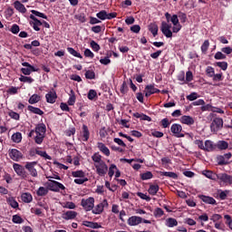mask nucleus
<instances>
[{"mask_svg": "<svg viewBox=\"0 0 232 232\" xmlns=\"http://www.w3.org/2000/svg\"><path fill=\"white\" fill-rule=\"evenodd\" d=\"M214 59H216V61L224 60L226 59V54L222 53V52H218L214 55Z\"/></svg>", "mask_w": 232, "mask_h": 232, "instance_id": "obj_64", "label": "nucleus"}, {"mask_svg": "<svg viewBox=\"0 0 232 232\" xmlns=\"http://www.w3.org/2000/svg\"><path fill=\"white\" fill-rule=\"evenodd\" d=\"M77 212L73 210H68L62 215V218H63V220H74V218H77Z\"/></svg>", "mask_w": 232, "mask_h": 232, "instance_id": "obj_18", "label": "nucleus"}, {"mask_svg": "<svg viewBox=\"0 0 232 232\" xmlns=\"http://www.w3.org/2000/svg\"><path fill=\"white\" fill-rule=\"evenodd\" d=\"M37 197H46L48 195V188L40 187L36 191Z\"/></svg>", "mask_w": 232, "mask_h": 232, "instance_id": "obj_38", "label": "nucleus"}, {"mask_svg": "<svg viewBox=\"0 0 232 232\" xmlns=\"http://www.w3.org/2000/svg\"><path fill=\"white\" fill-rule=\"evenodd\" d=\"M6 202L9 206H11V208H13V209H19V203L14 197H9L6 199Z\"/></svg>", "mask_w": 232, "mask_h": 232, "instance_id": "obj_27", "label": "nucleus"}, {"mask_svg": "<svg viewBox=\"0 0 232 232\" xmlns=\"http://www.w3.org/2000/svg\"><path fill=\"white\" fill-rule=\"evenodd\" d=\"M210 220H212V222H221L222 221V215L220 214H214L211 216Z\"/></svg>", "mask_w": 232, "mask_h": 232, "instance_id": "obj_57", "label": "nucleus"}, {"mask_svg": "<svg viewBox=\"0 0 232 232\" xmlns=\"http://www.w3.org/2000/svg\"><path fill=\"white\" fill-rule=\"evenodd\" d=\"M35 153L36 155L43 157V159H45V160H52V156L48 155L44 150H40L39 148L35 149Z\"/></svg>", "mask_w": 232, "mask_h": 232, "instance_id": "obj_30", "label": "nucleus"}, {"mask_svg": "<svg viewBox=\"0 0 232 232\" xmlns=\"http://www.w3.org/2000/svg\"><path fill=\"white\" fill-rule=\"evenodd\" d=\"M170 131L173 133L174 137H177V139L185 137L184 130H182V125L180 124L173 123L170 127Z\"/></svg>", "mask_w": 232, "mask_h": 232, "instance_id": "obj_4", "label": "nucleus"}, {"mask_svg": "<svg viewBox=\"0 0 232 232\" xmlns=\"http://www.w3.org/2000/svg\"><path fill=\"white\" fill-rule=\"evenodd\" d=\"M108 208V199H103V201L92 208L93 215H101L102 211H104V208Z\"/></svg>", "mask_w": 232, "mask_h": 232, "instance_id": "obj_11", "label": "nucleus"}, {"mask_svg": "<svg viewBox=\"0 0 232 232\" xmlns=\"http://www.w3.org/2000/svg\"><path fill=\"white\" fill-rule=\"evenodd\" d=\"M115 169H117V165L111 164L109 168V172H108V175L111 179V177H113V175H115Z\"/></svg>", "mask_w": 232, "mask_h": 232, "instance_id": "obj_58", "label": "nucleus"}, {"mask_svg": "<svg viewBox=\"0 0 232 232\" xmlns=\"http://www.w3.org/2000/svg\"><path fill=\"white\" fill-rule=\"evenodd\" d=\"M160 30H161L163 35H165V37H167L168 39H171V37H173V32H171V24H168L166 22H161Z\"/></svg>", "mask_w": 232, "mask_h": 232, "instance_id": "obj_7", "label": "nucleus"}, {"mask_svg": "<svg viewBox=\"0 0 232 232\" xmlns=\"http://www.w3.org/2000/svg\"><path fill=\"white\" fill-rule=\"evenodd\" d=\"M154 93H160V90L155 88V85L150 84L145 87V97H150Z\"/></svg>", "mask_w": 232, "mask_h": 232, "instance_id": "obj_14", "label": "nucleus"}, {"mask_svg": "<svg viewBox=\"0 0 232 232\" xmlns=\"http://www.w3.org/2000/svg\"><path fill=\"white\" fill-rule=\"evenodd\" d=\"M21 199L25 204H30V202L34 200V197H32V194L30 192H24L21 195Z\"/></svg>", "mask_w": 232, "mask_h": 232, "instance_id": "obj_25", "label": "nucleus"}, {"mask_svg": "<svg viewBox=\"0 0 232 232\" xmlns=\"http://www.w3.org/2000/svg\"><path fill=\"white\" fill-rule=\"evenodd\" d=\"M217 162L218 166H227L229 164V161L223 155L217 157Z\"/></svg>", "mask_w": 232, "mask_h": 232, "instance_id": "obj_32", "label": "nucleus"}, {"mask_svg": "<svg viewBox=\"0 0 232 232\" xmlns=\"http://www.w3.org/2000/svg\"><path fill=\"white\" fill-rule=\"evenodd\" d=\"M8 155L12 160L14 162H19L23 159V152L17 149H11L8 151Z\"/></svg>", "mask_w": 232, "mask_h": 232, "instance_id": "obj_8", "label": "nucleus"}, {"mask_svg": "<svg viewBox=\"0 0 232 232\" xmlns=\"http://www.w3.org/2000/svg\"><path fill=\"white\" fill-rule=\"evenodd\" d=\"M8 115L11 119H14V121H19L21 119V116L19 115V113L14 111H9Z\"/></svg>", "mask_w": 232, "mask_h": 232, "instance_id": "obj_50", "label": "nucleus"}, {"mask_svg": "<svg viewBox=\"0 0 232 232\" xmlns=\"http://www.w3.org/2000/svg\"><path fill=\"white\" fill-rule=\"evenodd\" d=\"M218 175L215 174L211 170H206L205 172V177H207V179H210L211 180H215L216 177L218 178Z\"/></svg>", "mask_w": 232, "mask_h": 232, "instance_id": "obj_51", "label": "nucleus"}, {"mask_svg": "<svg viewBox=\"0 0 232 232\" xmlns=\"http://www.w3.org/2000/svg\"><path fill=\"white\" fill-rule=\"evenodd\" d=\"M85 79H89V80H93L95 79V72L92 71V70H88L85 72Z\"/></svg>", "mask_w": 232, "mask_h": 232, "instance_id": "obj_54", "label": "nucleus"}, {"mask_svg": "<svg viewBox=\"0 0 232 232\" xmlns=\"http://www.w3.org/2000/svg\"><path fill=\"white\" fill-rule=\"evenodd\" d=\"M14 7L15 8V10L20 12V14H26V12H27L26 7L24 6V5H23L18 0L14 1Z\"/></svg>", "mask_w": 232, "mask_h": 232, "instance_id": "obj_21", "label": "nucleus"}, {"mask_svg": "<svg viewBox=\"0 0 232 232\" xmlns=\"http://www.w3.org/2000/svg\"><path fill=\"white\" fill-rule=\"evenodd\" d=\"M171 124V121H169V119L165 118L160 121V126L162 128H169V125Z\"/></svg>", "mask_w": 232, "mask_h": 232, "instance_id": "obj_56", "label": "nucleus"}, {"mask_svg": "<svg viewBox=\"0 0 232 232\" xmlns=\"http://www.w3.org/2000/svg\"><path fill=\"white\" fill-rule=\"evenodd\" d=\"M149 31L152 34L153 37H157L159 35V25L155 23L150 24L149 25Z\"/></svg>", "mask_w": 232, "mask_h": 232, "instance_id": "obj_29", "label": "nucleus"}, {"mask_svg": "<svg viewBox=\"0 0 232 232\" xmlns=\"http://www.w3.org/2000/svg\"><path fill=\"white\" fill-rule=\"evenodd\" d=\"M92 160H93V162H95V164H101L102 162H104L102 160V156L101 154H99V152H95L92 156Z\"/></svg>", "mask_w": 232, "mask_h": 232, "instance_id": "obj_35", "label": "nucleus"}, {"mask_svg": "<svg viewBox=\"0 0 232 232\" xmlns=\"http://www.w3.org/2000/svg\"><path fill=\"white\" fill-rule=\"evenodd\" d=\"M12 221L14 222V224H23V222H24V219H23V218H21V216L19 215H14Z\"/></svg>", "mask_w": 232, "mask_h": 232, "instance_id": "obj_48", "label": "nucleus"}, {"mask_svg": "<svg viewBox=\"0 0 232 232\" xmlns=\"http://www.w3.org/2000/svg\"><path fill=\"white\" fill-rule=\"evenodd\" d=\"M37 166V161L26 162L24 168L27 169L31 175V177H37V169H35Z\"/></svg>", "mask_w": 232, "mask_h": 232, "instance_id": "obj_13", "label": "nucleus"}, {"mask_svg": "<svg viewBox=\"0 0 232 232\" xmlns=\"http://www.w3.org/2000/svg\"><path fill=\"white\" fill-rule=\"evenodd\" d=\"M41 101V96L38 94H33L29 100L28 102L29 104H37V102H40Z\"/></svg>", "mask_w": 232, "mask_h": 232, "instance_id": "obj_34", "label": "nucleus"}, {"mask_svg": "<svg viewBox=\"0 0 232 232\" xmlns=\"http://www.w3.org/2000/svg\"><path fill=\"white\" fill-rule=\"evenodd\" d=\"M98 149L103 155H106V157H110V149L106 147V145L102 142H98Z\"/></svg>", "mask_w": 232, "mask_h": 232, "instance_id": "obj_28", "label": "nucleus"}, {"mask_svg": "<svg viewBox=\"0 0 232 232\" xmlns=\"http://www.w3.org/2000/svg\"><path fill=\"white\" fill-rule=\"evenodd\" d=\"M224 218L227 219L226 224L228 226L229 229L232 231V218L229 215H225Z\"/></svg>", "mask_w": 232, "mask_h": 232, "instance_id": "obj_63", "label": "nucleus"}, {"mask_svg": "<svg viewBox=\"0 0 232 232\" xmlns=\"http://www.w3.org/2000/svg\"><path fill=\"white\" fill-rule=\"evenodd\" d=\"M46 102H49V104L55 103V101H57V92H55V90L52 89L51 92L45 94Z\"/></svg>", "mask_w": 232, "mask_h": 232, "instance_id": "obj_15", "label": "nucleus"}, {"mask_svg": "<svg viewBox=\"0 0 232 232\" xmlns=\"http://www.w3.org/2000/svg\"><path fill=\"white\" fill-rule=\"evenodd\" d=\"M48 188L50 189V191H54V192H59L62 190L66 189V188L64 187V185H63V183L58 182L56 180H50V182L48 183Z\"/></svg>", "mask_w": 232, "mask_h": 232, "instance_id": "obj_6", "label": "nucleus"}, {"mask_svg": "<svg viewBox=\"0 0 232 232\" xmlns=\"http://www.w3.org/2000/svg\"><path fill=\"white\" fill-rule=\"evenodd\" d=\"M215 144H213V141L209 140H207L205 141V146H204V149H203V151H215Z\"/></svg>", "mask_w": 232, "mask_h": 232, "instance_id": "obj_24", "label": "nucleus"}, {"mask_svg": "<svg viewBox=\"0 0 232 232\" xmlns=\"http://www.w3.org/2000/svg\"><path fill=\"white\" fill-rule=\"evenodd\" d=\"M95 169H96V173L100 177H104L106 173H108V165H106V162L102 161L101 163L94 164Z\"/></svg>", "mask_w": 232, "mask_h": 232, "instance_id": "obj_9", "label": "nucleus"}, {"mask_svg": "<svg viewBox=\"0 0 232 232\" xmlns=\"http://www.w3.org/2000/svg\"><path fill=\"white\" fill-rule=\"evenodd\" d=\"M70 98L68 100V104L69 106H73V104H75V92H73V90H71V94H70Z\"/></svg>", "mask_w": 232, "mask_h": 232, "instance_id": "obj_46", "label": "nucleus"}, {"mask_svg": "<svg viewBox=\"0 0 232 232\" xmlns=\"http://www.w3.org/2000/svg\"><path fill=\"white\" fill-rule=\"evenodd\" d=\"M67 52H69L71 55H73V57H78V59H82V55H81V53L75 51V49H73L72 47H68Z\"/></svg>", "mask_w": 232, "mask_h": 232, "instance_id": "obj_43", "label": "nucleus"}, {"mask_svg": "<svg viewBox=\"0 0 232 232\" xmlns=\"http://www.w3.org/2000/svg\"><path fill=\"white\" fill-rule=\"evenodd\" d=\"M27 110L31 113H34V115H40V116L44 115V111L43 110H41L40 108H37V107H34L32 105H28Z\"/></svg>", "mask_w": 232, "mask_h": 232, "instance_id": "obj_23", "label": "nucleus"}, {"mask_svg": "<svg viewBox=\"0 0 232 232\" xmlns=\"http://www.w3.org/2000/svg\"><path fill=\"white\" fill-rule=\"evenodd\" d=\"M96 97L97 92H95V90H90L87 94V98L89 99V101H93V99H95Z\"/></svg>", "mask_w": 232, "mask_h": 232, "instance_id": "obj_59", "label": "nucleus"}, {"mask_svg": "<svg viewBox=\"0 0 232 232\" xmlns=\"http://www.w3.org/2000/svg\"><path fill=\"white\" fill-rule=\"evenodd\" d=\"M34 131L36 135L34 136L35 144H43L44 137L46 135V125L44 123L37 124Z\"/></svg>", "mask_w": 232, "mask_h": 232, "instance_id": "obj_1", "label": "nucleus"}, {"mask_svg": "<svg viewBox=\"0 0 232 232\" xmlns=\"http://www.w3.org/2000/svg\"><path fill=\"white\" fill-rule=\"evenodd\" d=\"M218 179L223 184H226V186H231L232 185V176L227 173H220L218 174Z\"/></svg>", "mask_w": 232, "mask_h": 232, "instance_id": "obj_12", "label": "nucleus"}, {"mask_svg": "<svg viewBox=\"0 0 232 232\" xmlns=\"http://www.w3.org/2000/svg\"><path fill=\"white\" fill-rule=\"evenodd\" d=\"M91 48H92L93 52H99V50H101V45L92 40L91 41Z\"/></svg>", "mask_w": 232, "mask_h": 232, "instance_id": "obj_61", "label": "nucleus"}, {"mask_svg": "<svg viewBox=\"0 0 232 232\" xmlns=\"http://www.w3.org/2000/svg\"><path fill=\"white\" fill-rule=\"evenodd\" d=\"M82 130V140L83 142H88L90 139V130L88 129V126L83 124Z\"/></svg>", "mask_w": 232, "mask_h": 232, "instance_id": "obj_22", "label": "nucleus"}, {"mask_svg": "<svg viewBox=\"0 0 232 232\" xmlns=\"http://www.w3.org/2000/svg\"><path fill=\"white\" fill-rule=\"evenodd\" d=\"M20 28L19 26L17 25V24H14L11 28L9 29V31L14 34V35H17V34H19L20 32Z\"/></svg>", "mask_w": 232, "mask_h": 232, "instance_id": "obj_55", "label": "nucleus"}, {"mask_svg": "<svg viewBox=\"0 0 232 232\" xmlns=\"http://www.w3.org/2000/svg\"><path fill=\"white\" fill-rule=\"evenodd\" d=\"M20 82H28L29 84H32L34 82V79L32 77L21 75L19 78Z\"/></svg>", "mask_w": 232, "mask_h": 232, "instance_id": "obj_45", "label": "nucleus"}, {"mask_svg": "<svg viewBox=\"0 0 232 232\" xmlns=\"http://www.w3.org/2000/svg\"><path fill=\"white\" fill-rule=\"evenodd\" d=\"M215 66H218V68L226 72V70H227V62H217L215 63Z\"/></svg>", "mask_w": 232, "mask_h": 232, "instance_id": "obj_49", "label": "nucleus"}, {"mask_svg": "<svg viewBox=\"0 0 232 232\" xmlns=\"http://www.w3.org/2000/svg\"><path fill=\"white\" fill-rule=\"evenodd\" d=\"M218 193L220 200H226V198H227V195H229V190H218Z\"/></svg>", "mask_w": 232, "mask_h": 232, "instance_id": "obj_47", "label": "nucleus"}, {"mask_svg": "<svg viewBox=\"0 0 232 232\" xmlns=\"http://www.w3.org/2000/svg\"><path fill=\"white\" fill-rule=\"evenodd\" d=\"M81 206L85 211H92L93 208H95V198L92 197L87 199L82 198L81 201Z\"/></svg>", "mask_w": 232, "mask_h": 232, "instance_id": "obj_3", "label": "nucleus"}, {"mask_svg": "<svg viewBox=\"0 0 232 232\" xmlns=\"http://www.w3.org/2000/svg\"><path fill=\"white\" fill-rule=\"evenodd\" d=\"M199 198L200 200H202V202H205V204H211L212 206H217V200L212 197L200 195Z\"/></svg>", "mask_w": 232, "mask_h": 232, "instance_id": "obj_20", "label": "nucleus"}, {"mask_svg": "<svg viewBox=\"0 0 232 232\" xmlns=\"http://www.w3.org/2000/svg\"><path fill=\"white\" fill-rule=\"evenodd\" d=\"M132 116L136 119H140V121H147L148 122H151V117L144 113L134 112Z\"/></svg>", "mask_w": 232, "mask_h": 232, "instance_id": "obj_26", "label": "nucleus"}, {"mask_svg": "<svg viewBox=\"0 0 232 232\" xmlns=\"http://www.w3.org/2000/svg\"><path fill=\"white\" fill-rule=\"evenodd\" d=\"M12 140L13 142H15L16 144H19L21 140H23V134L21 132H16L12 135Z\"/></svg>", "mask_w": 232, "mask_h": 232, "instance_id": "obj_36", "label": "nucleus"}, {"mask_svg": "<svg viewBox=\"0 0 232 232\" xmlns=\"http://www.w3.org/2000/svg\"><path fill=\"white\" fill-rule=\"evenodd\" d=\"M218 150H227V148H229V143L226 140H220L218 143Z\"/></svg>", "mask_w": 232, "mask_h": 232, "instance_id": "obj_44", "label": "nucleus"}, {"mask_svg": "<svg viewBox=\"0 0 232 232\" xmlns=\"http://www.w3.org/2000/svg\"><path fill=\"white\" fill-rule=\"evenodd\" d=\"M129 90L130 89L128 88V84L126 83V82H123L120 88L121 93H122V95H126V93H128Z\"/></svg>", "mask_w": 232, "mask_h": 232, "instance_id": "obj_52", "label": "nucleus"}, {"mask_svg": "<svg viewBox=\"0 0 232 232\" xmlns=\"http://www.w3.org/2000/svg\"><path fill=\"white\" fill-rule=\"evenodd\" d=\"M208 50H209V40H205L201 45V52L202 53H208Z\"/></svg>", "mask_w": 232, "mask_h": 232, "instance_id": "obj_42", "label": "nucleus"}, {"mask_svg": "<svg viewBox=\"0 0 232 232\" xmlns=\"http://www.w3.org/2000/svg\"><path fill=\"white\" fill-rule=\"evenodd\" d=\"M22 66L25 67L21 69V72L22 73H24V75H30L32 72H39V69H35L34 65L30 64L27 62L22 63Z\"/></svg>", "mask_w": 232, "mask_h": 232, "instance_id": "obj_10", "label": "nucleus"}, {"mask_svg": "<svg viewBox=\"0 0 232 232\" xmlns=\"http://www.w3.org/2000/svg\"><path fill=\"white\" fill-rule=\"evenodd\" d=\"M13 168L18 177H21L22 179H28V172H26V169H24L23 165H19V163H14Z\"/></svg>", "mask_w": 232, "mask_h": 232, "instance_id": "obj_5", "label": "nucleus"}, {"mask_svg": "<svg viewBox=\"0 0 232 232\" xmlns=\"http://www.w3.org/2000/svg\"><path fill=\"white\" fill-rule=\"evenodd\" d=\"M31 13L33 14V15H35L36 17H42V19H48V16L46 14L39 11L31 10Z\"/></svg>", "mask_w": 232, "mask_h": 232, "instance_id": "obj_53", "label": "nucleus"}, {"mask_svg": "<svg viewBox=\"0 0 232 232\" xmlns=\"http://www.w3.org/2000/svg\"><path fill=\"white\" fill-rule=\"evenodd\" d=\"M30 19L34 21L33 23H31L34 30L35 32H41V28H39V26H43V22H41V20H38L37 17H35V15L34 14H30Z\"/></svg>", "mask_w": 232, "mask_h": 232, "instance_id": "obj_16", "label": "nucleus"}, {"mask_svg": "<svg viewBox=\"0 0 232 232\" xmlns=\"http://www.w3.org/2000/svg\"><path fill=\"white\" fill-rule=\"evenodd\" d=\"M140 179L141 180H150L153 179V173H151V171L144 172L140 174Z\"/></svg>", "mask_w": 232, "mask_h": 232, "instance_id": "obj_41", "label": "nucleus"}, {"mask_svg": "<svg viewBox=\"0 0 232 232\" xmlns=\"http://www.w3.org/2000/svg\"><path fill=\"white\" fill-rule=\"evenodd\" d=\"M180 122L182 124H187V126H193V124H195V120L191 116L184 115L180 118Z\"/></svg>", "mask_w": 232, "mask_h": 232, "instance_id": "obj_19", "label": "nucleus"}, {"mask_svg": "<svg viewBox=\"0 0 232 232\" xmlns=\"http://www.w3.org/2000/svg\"><path fill=\"white\" fill-rule=\"evenodd\" d=\"M221 128H224V120L222 118H214L210 124L211 132L218 133Z\"/></svg>", "mask_w": 232, "mask_h": 232, "instance_id": "obj_2", "label": "nucleus"}, {"mask_svg": "<svg viewBox=\"0 0 232 232\" xmlns=\"http://www.w3.org/2000/svg\"><path fill=\"white\" fill-rule=\"evenodd\" d=\"M206 73L208 77H213L215 75V68L208 66L206 69Z\"/></svg>", "mask_w": 232, "mask_h": 232, "instance_id": "obj_60", "label": "nucleus"}, {"mask_svg": "<svg viewBox=\"0 0 232 232\" xmlns=\"http://www.w3.org/2000/svg\"><path fill=\"white\" fill-rule=\"evenodd\" d=\"M107 16H108V12H106V10H102L96 14V17H98V19H101V21H106Z\"/></svg>", "mask_w": 232, "mask_h": 232, "instance_id": "obj_40", "label": "nucleus"}, {"mask_svg": "<svg viewBox=\"0 0 232 232\" xmlns=\"http://www.w3.org/2000/svg\"><path fill=\"white\" fill-rule=\"evenodd\" d=\"M166 226L167 227H175L176 226H179V222L173 218H169L166 219Z\"/></svg>", "mask_w": 232, "mask_h": 232, "instance_id": "obj_31", "label": "nucleus"}, {"mask_svg": "<svg viewBox=\"0 0 232 232\" xmlns=\"http://www.w3.org/2000/svg\"><path fill=\"white\" fill-rule=\"evenodd\" d=\"M127 224L129 226H139V224H142V218L139 216H131L128 218Z\"/></svg>", "mask_w": 232, "mask_h": 232, "instance_id": "obj_17", "label": "nucleus"}, {"mask_svg": "<svg viewBox=\"0 0 232 232\" xmlns=\"http://www.w3.org/2000/svg\"><path fill=\"white\" fill-rule=\"evenodd\" d=\"M159 185H150L148 191L150 195L155 196L157 193H159Z\"/></svg>", "mask_w": 232, "mask_h": 232, "instance_id": "obj_37", "label": "nucleus"}, {"mask_svg": "<svg viewBox=\"0 0 232 232\" xmlns=\"http://www.w3.org/2000/svg\"><path fill=\"white\" fill-rule=\"evenodd\" d=\"M161 177H168L169 179H173L174 180H177L179 179V175L175 172H160Z\"/></svg>", "mask_w": 232, "mask_h": 232, "instance_id": "obj_33", "label": "nucleus"}, {"mask_svg": "<svg viewBox=\"0 0 232 232\" xmlns=\"http://www.w3.org/2000/svg\"><path fill=\"white\" fill-rule=\"evenodd\" d=\"M197 99H198V93L197 92H191L187 96V100L190 102L197 101Z\"/></svg>", "mask_w": 232, "mask_h": 232, "instance_id": "obj_62", "label": "nucleus"}, {"mask_svg": "<svg viewBox=\"0 0 232 232\" xmlns=\"http://www.w3.org/2000/svg\"><path fill=\"white\" fill-rule=\"evenodd\" d=\"M72 176L74 179H84V177H86V174L82 170H75L72 172Z\"/></svg>", "mask_w": 232, "mask_h": 232, "instance_id": "obj_39", "label": "nucleus"}]
</instances>
